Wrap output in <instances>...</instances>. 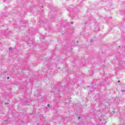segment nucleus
<instances>
[{"label": "nucleus", "instance_id": "20e7f679", "mask_svg": "<svg viewBox=\"0 0 125 125\" xmlns=\"http://www.w3.org/2000/svg\"><path fill=\"white\" fill-rule=\"evenodd\" d=\"M93 42V40L92 39V40H90V42Z\"/></svg>", "mask_w": 125, "mask_h": 125}, {"label": "nucleus", "instance_id": "7ed1b4c3", "mask_svg": "<svg viewBox=\"0 0 125 125\" xmlns=\"http://www.w3.org/2000/svg\"><path fill=\"white\" fill-rule=\"evenodd\" d=\"M115 101H116L117 102H118V101H119V100H117V99H115Z\"/></svg>", "mask_w": 125, "mask_h": 125}, {"label": "nucleus", "instance_id": "9d476101", "mask_svg": "<svg viewBox=\"0 0 125 125\" xmlns=\"http://www.w3.org/2000/svg\"><path fill=\"white\" fill-rule=\"evenodd\" d=\"M7 79L8 80H9V77H8L7 78Z\"/></svg>", "mask_w": 125, "mask_h": 125}, {"label": "nucleus", "instance_id": "423d86ee", "mask_svg": "<svg viewBox=\"0 0 125 125\" xmlns=\"http://www.w3.org/2000/svg\"><path fill=\"white\" fill-rule=\"evenodd\" d=\"M78 120H80V119H81V117L79 116L78 117Z\"/></svg>", "mask_w": 125, "mask_h": 125}, {"label": "nucleus", "instance_id": "4468645a", "mask_svg": "<svg viewBox=\"0 0 125 125\" xmlns=\"http://www.w3.org/2000/svg\"><path fill=\"white\" fill-rule=\"evenodd\" d=\"M119 47H121V46H119Z\"/></svg>", "mask_w": 125, "mask_h": 125}, {"label": "nucleus", "instance_id": "f8f14e48", "mask_svg": "<svg viewBox=\"0 0 125 125\" xmlns=\"http://www.w3.org/2000/svg\"><path fill=\"white\" fill-rule=\"evenodd\" d=\"M5 122L6 123V122H7V120H6Z\"/></svg>", "mask_w": 125, "mask_h": 125}, {"label": "nucleus", "instance_id": "1a4fd4ad", "mask_svg": "<svg viewBox=\"0 0 125 125\" xmlns=\"http://www.w3.org/2000/svg\"><path fill=\"white\" fill-rule=\"evenodd\" d=\"M71 24H74V22L73 21H72Z\"/></svg>", "mask_w": 125, "mask_h": 125}, {"label": "nucleus", "instance_id": "39448f33", "mask_svg": "<svg viewBox=\"0 0 125 125\" xmlns=\"http://www.w3.org/2000/svg\"><path fill=\"white\" fill-rule=\"evenodd\" d=\"M121 91L123 92V91H125V90H121Z\"/></svg>", "mask_w": 125, "mask_h": 125}, {"label": "nucleus", "instance_id": "0eeeda50", "mask_svg": "<svg viewBox=\"0 0 125 125\" xmlns=\"http://www.w3.org/2000/svg\"><path fill=\"white\" fill-rule=\"evenodd\" d=\"M30 116H32L33 115V113H30Z\"/></svg>", "mask_w": 125, "mask_h": 125}, {"label": "nucleus", "instance_id": "ddd939ff", "mask_svg": "<svg viewBox=\"0 0 125 125\" xmlns=\"http://www.w3.org/2000/svg\"><path fill=\"white\" fill-rule=\"evenodd\" d=\"M121 81H118V83H120Z\"/></svg>", "mask_w": 125, "mask_h": 125}, {"label": "nucleus", "instance_id": "6e6552de", "mask_svg": "<svg viewBox=\"0 0 125 125\" xmlns=\"http://www.w3.org/2000/svg\"><path fill=\"white\" fill-rule=\"evenodd\" d=\"M41 7H42V8H43V6L42 5V6H41Z\"/></svg>", "mask_w": 125, "mask_h": 125}, {"label": "nucleus", "instance_id": "f03ea898", "mask_svg": "<svg viewBox=\"0 0 125 125\" xmlns=\"http://www.w3.org/2000/svg\"><path fill=\"white\" fill-rule=\"evenodd\" d=\"M9 50H12V47L9 48Z\"/></svg>", "mask_w": 125, "mask_h": 125}, {"label": "nucleus", "instance_id": "f257e3e1", "mask_svg": "<svg viewBox=\"0 0 125 125\" xmlns=\"http://www.w3.org/2000/svg\"><path fill=\"white\" fill-rule=\"evenodd\" d=\"M107 105H108V106H110V104H109V103H108V102H106V103L105 104V106H107Z\"/></svg>", "mask_w": 125, "mask_h": 125}, {"label": "nucleus", "instance_id": "9b49d317", "mask_svg": "<svg viewBox=\"0 0 125 125\" xmlns=\"http://www.w3.org/2000/svg\"><path fill=\"white\" fill-rule=\"evenodd\" d=\"M48 107H49V104H47Z\"/></svg>", "mask_w": 125, "mask_h": 125}]
</instances>
